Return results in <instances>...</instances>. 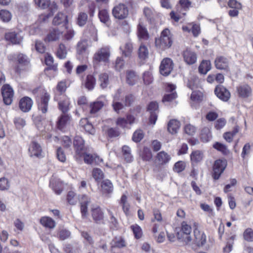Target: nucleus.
Returning a JSON list of instances; mask_svg holds the SVG:
<instances>
[{"mask_svg":"<svg viewBox=\"0 0 253 253\" xmlns=\"http://www.w3.org/2000/svg\"><path fill=\"white\" fill-rule=\"evenodd\" d=\"M172 35L169 29L166 28L162 31L160 37L155 39L156 47L162 51L169 48L172 44Z\"/></svg>","mask_w":253,"mask_h":253,"instance_id":"obj_1","label":"nucleus"},{"mask_svg":"<svg viewBox=\"0 0 253 253\" xmlns=\"http://www.w3.org/2000/svg\"><path fill=\"white\" fill-rule=\"evenodd\" d=\"M110 56V49L108 47H103L98 49L93 57L94 66H97L100 62L107 63Z\"/></svg>","mask_w":253,"mask_h":253,"instance_id":"obj_2","label":"nucleus"},{"mask_svg":"<svg viewBox=\"0 0 253 253\" xmlns=\"http://www.w3.org/2000/svg\"><path fill=\"white\" fill-rule=\"evenodd\" d=\"M191 230V227L189 225L187 224L186 222H182L181 223V229L177 233L178 239L186 244H189L192 241L190 236Z\"/></svg>","mask_w":253,"mask_h":253,"instance_id":"obj_3","label":"nucleus"},{"mask_svg":"<svg viewBox=\"0 0 253 253\" xmlns=\"http://www.w3.org/2000/svg\"><path fill=\"white\" fill-rule=\"evenodd\" d=\"M73 145L75 151L74 158L77 162H80L85 151L84 140L81 137L76 136L73 141Z\"/></svg>","mask_w":253,"mask_h":253,"instance_id":"obj_4","label":"nucleus"},{"mask_svg":"<svg viewBox=\"0 0 253 253\" xmlns=\"http://www.w3.org/2000/svg\"><path fill=\"white\" fill-rule=\"evenodd\" d=\"M128 12L127 6L124 3H119L116 5L112 9L113 16L119 20L126 18L128 15Z\"/></svg>","mask_w":253,"mask_h":253,"instance_id":"obj_5","label":"nucleus"},{"mask_svg":"<svg viewBox=\"0 0 253 253\" xmlns=\"http://www.w3.org/2000/svg\"><path fill=\"white\" fill-rule=\"evenodd\" d=\"M227 166V162L225 160H217L214 162L213 167L212 177L217 180L220 177Z\"/></svg>","mask_w":253,"mask_h":253,"instance_id":"obj_6","label":"nucleus"},{"mask_svg":"<svg viewBox=\"0 0 253 253\" xmlns=\"http://www.w3.org/2000/svg\"><path fill=\"white\" fill-rule=\"evenodd\" d=\"M173 68V63L169 58H165L161 62L160 66V72L161 75L167 76Z\"/></svg>","mask_w":253,"mask_h":253,"instance_id":"obj_7","label":"nucleus"},{"mask_svg":"<svg viewBox=\"0 0 253 253\" xmlns=\"http://www.w3.org/2000/svg\"><path fill=\"white\" fill-rule=\"evenodd\" d=\"M1 93L4 103L6 105L11 104L14 92L13 89L8 84L4 85L1 88Z\"/></svg>","mask_w":253,"mask_h":253,"instance_id":"obj_8","label":"nucleus"},{"mask_svg":"<svg viewBox=\"0 0 253 253\" xmlns=\"http://www.w3.org/2000/svg\"><path fill=\"white\" fill-rule=\"evenodd\" d=\"M175 85L169 84L166 87V93L164 96L163 102L164 103L170 102L177 97V93L175 91Z\"/></svg>","mask_w":253,"mask_h":253,"instance_id":"obj_9","label":"nucleus"},{"mask_svg":"<svg viewBox=\"0 0 253 253\" xmlns=\"http://www.w3.org/2000/svg\"><path fill=\"white\" fill-rule=\"evenodd\" d=\"M215 67L220 70L229 71V59L223 56H217L215 60Z\"/></svg>","mask_w":253,"mask_h":253,"instance_id":"obj_10","label":"nucleus"},{"mask_svg":"<svg viewBox=\"0 0 253 253\" xmlns=\"http://www.w3.org/2000/svg\"><path fill=\"white\" fill-rule=\"evenodd\" d=\"M82 158L85 164L91 165L93 163L97 165H100L103 163V159L100 158L96 154H88L84 152Z\"/></svg>","mask_w":253,"mask_h":253,"instance_id":"obj_11","label":"nucleus"},{"mask_svg":"<svg viewBox=\"0 0 253 253\" xmlns=\"http://www.w3.org/2000/svg\"><path fill=\"white\" fill-rule=\"evenodd\" d=\"M37 5L42 9H45L49 7L52 13H54L57 10V6L54 3H50V0H34Z\"/></svg>","mask_w":253,"mask_h":253,"instance_id":"obj_12","label":"nucleus"},{"mask_svg":"<svg viewBox=\"0 0 253 253\" xmlns=\"http://www.w3.org/2000/svg\"><path fill=\"white\" fill-rule=\"evenodd\" d=\"M214 92L217 97L224 101H228L230 97V92L222 85L217 86Z\"/></svg>","mask_w":253,"mask_h":253,"instance_id":"obj_13","label":"nucleus"},{"mask_svg":"<svg viewBox=\"0 0 253 253\" xmlns=\"http://www.w3.org/2000/svg\"><path fill=\"white\" fill-rule=\"evenodd\" d=\"M182 56L184 61L188 65L194 64L197 61V54L191 50L187 49L184 50L182 53Z\"/></svg>","mask_w":253,"mask_h":253,"instance_id":"obj_14","label":"nucleus"},{"mask_svg":"<svg viewBox=\"0 0 253 253\" xmlns=\"http://www.w3.org/2000/svg\"><path fill=\"white\" fill-rule=\"evenodd\" d=\"M5 39L13 44H20L23 40L21 32H10L5 34Z\"/></svg>","mask_w":253,"mask_h":253,"instance_id":"obj_15","label":"nucleus"},{"mask_svg":"<svg viewBox=\"0 0 253 253\" xmlns=\"http://www.w3.org/2000/svg\"><path fill=\"white\" fill-rule=\"evenodd\" d=\"M195 242L199 247L203 246L206 242V235L201 231L198 227H195L194 230Z\"/></svg>","mask_w":253,"mask_h":253,"instance_id":"obj_16","label":"nucleus"},{"mask_svg":"<svg viewBox=\"0 0 253 253\" xmlns=\"http://www.w3.org/2000/svg\"><path fill=\"white\" fill-rule=\"evenodd\" d=\"M137 33L139 41L141 42H146L149 39V35L147 29L141 22H139L137 26Z\"/></svg>","mask_w":253,"mask_h":253,"instance_id":"obj_17","label":"nucleus"},{"mask_svg":"<svg viewBox=\"0 0 253 253\" xmlns=\"http://www.w3.org/2000/svg\"><path fill=\"white\" fill-rule=\"evenodd\" d=\"M50 99V95L45 92L40 100L38 101V109L42 113H45L48 109V103Z\"/></svg>","mask_w":253,"mask_h":253,"instance_id":"obj_18","label":"nucleus"},{"mask_svg":"<svg viewBox=\"0 0 253 253\" xmlns=\"http://www.w3.org/2000/svg\"><path fill=\"white\" fill-rule=\"evenodd\" d=\"M68 16L62 12L58 13L54 17L52 23L54 25H62L67 28V25L68 23Z\"/></svg>","mask_w":253,"mask_h":253,"instance_id":"obj_19","label":"nucleus"},{"mask_svg":"<svg viewBox=\"0 0 253 253\" xmlns=\"http://www.w3.org/2000/svg\"><path fill=\"white\" fill-rule=\"evenodd\" d=\"M101 191L103 194L108 195L113 192L114 187L112 182L109 179H105L101 182Z\"/></svg>","mask_w":253,"mask_h":253,"instance_id":"obj_20","label":"nucleus"},{"mask_svg":"<svg viewBox=\"0 0 253 253\" xmlns=\"http://www.w3.org/2000/svg\"><path fill=\"white\" fill-rule=\"evenodd\" d=\"M66 88L67 85L65 80L58 82L54 90V100H58L59 99V96L65 95L64 92Z\"/></svg>","mask_w":253,"mask_h":253,"instance_id":"obj_21","label":"nucleus"},{"mask_svg":"<svg viewBox=\"0 0 253 253\" xmlns=\"http://www.w3.org/2000/svg\"><path fill=\"white\" fill-rule=\"evenodd\" d=\"M238 94L242 98H247L250 96L252 93L251 87L248 84L240 85L237 87Z\"/></svg>","mask_w":253,"mask_h":253,"instance_id":"obj_22","label":"nucleus"},{"mask_svg":"<svg viewBox=\"0 0 253 253\" xmlns=\"http://www.w3.org/2000/svg\"><path fill=\"white\" fill-rule=\"evenodd\" d=\"M29 152L31 157H39L42 155V149L40 144L34 141L29 146Z\"/></svg>","mask_w":253,"mask_h":253,"instance_id":"obj_23","label":"nucleus"},{"mask_svg":"<svg viewBox=\"0 0 253 253\" xmlns=\"http://www.w3.org/2000/svg\"><path fill=\"white\" fill-rule=\"evenodd\" d=\"M63 32L57 28L51 30L44 39L45 42H53L58 40L62 36Z\"/></svg>","mask_w":253,"mask_h":253,"instance_id":"obj_24","label":"nucleus"},{"mask_svg":"<svg viewBox=\"0 0 253 253\" xmlns=\"http://www.w3.org/2000/svg\"><path fill=\"white\" fill-rule=\"evenodd\" d=\"M58 101V106L59 109L63 113H66L69 110L70 105L69 98L66 95H63L59 96Z\"/></svg>","mask_w":253,"mask_h":253,"instance_id":"obj_25","label":"nucleus"},{"mask_svg":"<svg viewBox=\"0 0 253 253\" xmlns=\"http://www.w3.org/2000/svg\"><path fill=\"white\" fill-rule=\"evenodd\" d=\"M33 105L32 99L28 97H24L21 99L19 101V107L24 112L29 111Z\"/></svg>","mask_w":253,"mask_h":253,"instance_id":"obj_26","label":"nucleus"},{"mask_svg":"<svg viewBox=\"0 0 253 253\" xmlns=\"http://www.w3.org/2000/svg\"><path fill=\"white\" fill-rule=\"evenodd\" d=\"M40 222L44 227L49 229H52L56 226L55 221L49 216H42L40 220Z\"/></svg>","mask_w":253,"mask_h":253,"instance_id":"obj_27","label":"nucleus"},{"mask_svg":"<svg viewBox=\"0 0 253 253\" xmlns=\"http://www.w3.org/2000/svg\"><path fill=\"white\" fill-rule=\"evenodd\" d=\"M92 216L96 223H101L103 220L104 213L102 210L98 207L92 210Z\"/></svg>","mask_w":253,"mask_h":253,"instance_id":"obj_28","label":"nucleus"},{"mask_svg":"<svg viewBox=\"0 0 253 253\" xmlns=\"http://www.w3.org/2000/svg\"><path fill=\"white\" fill-rule=\"evenodd\" d=\"M138 56L142 61H144L148 58L149 49L147 46L141 42L138 50Z\"/></svg>","mask_w":253,"mask_h":253,"instance_id":"obj_29","label":"nucleus"},{"mask_svg":"<svg viewBox=\"0 0 253 253\" xmlns=\"http://www.w3.org/2000/svg\"><path fill=\"white\" fill-rule=\"evenodd\" d=\"M70 122V117L65 113L62 115L57 122V126L59 129L63 130Z\"/></svg>","mask_w":253,"mask_h":253,"instance_id":"obj_30","label":"nucleus"},{"mask_svg":"<svg viewBox=\"0 0 253 253\" xmlns=\"http://www.w3.org/2000/svg\"><path fill=\"white\" fill-rule=\"evenodd\" d=\"M180 126V123L176 120H170L168 125V130L171 134L177 132Z\"/></svg>","mask_w":253,"mask_h":253,"instance_id":"obj_31","label":"nucleus"},{"mask_svg":"<svg viewBox=\"0 0 253 253\" xmlns=\"http://www.w3.org/2000/svg\"><path fill=\"white\" fill-rule=\"evenodd\" d=\"M50 186L57 195L60 194L63 190L62 183L58 180L51 179L50 181Z\"/></svg>","mask_w":253,"mask_h":253,"instance_id":"obj_32","label":"nucleus"},{"mask_svg":"<svg viewBox=\"0 0 253 253\" xmlns=\"http://www.w3.org/2000/svg\"><path fill=\"white\" fill-rule=\"evenodd\" d=\"M170 156L165 151H161L157 154L156 159L159 163L161 165L168 163L170 160Z\"/></svg>","mask_w":253,"mask_h":253,"instance_id":"obj_33","label":"nucleus"},{"mask_svg":"<svg viewBox=\"0 0 253 253\" xmlns=\"http://www.w3.org/2000/svg\"><path fill=\"white\" fill-rule=\"evenodd\" d=\"M90 202L89 198L84 195L81 201V211L83 216H85L87 212V205Z\"/></svg>","mask_w":253,"mask_h":253,"instance_id":"obj_34","label":"nucleus"},{"mask_svg":"<svg viewBox=\"0 0 253 253\" xmlns=\"http://www.w3.org/2000/svg\"><path fill=\"white\" fill-rule=\"evenodd\" d=\"M120 49L122 52V54L126 57H129L133 50L132 43L128 42L125 43L124 46H120Z\"/></svg>","mask_w":253,"mask_h":253,"instance_id":"obj_35","label":"nucleus"},{"mask_svg":"<svg viewBox=\"0 0 253 253\" xmlns=\"http://www.w3.org/2000/svg\"><path fill=\"white\" fill-rule=\"evenodd\" d=\"M138 80V77L135 73L132 71H127L126 73V83L132 85L134 84Z\"/></svg>","mask_w":253,"mask_h":253,"instance_id":"obj_36","label":"nucleus"},{"mask_svg":"<svg viewBox=\"0 0 253 253\" xmlns=\"http://www.w3.org/2000/svg\"><path fill=\"white\" fill-rule=\"evenodd\" d=\"M105 102L103 101L97 100L96 101L90 104V113L95 114L100 110L105 105Z\"/></svg>","mask_w":253,"mask_h":253,"instance_id":"obj_37","label":"nucleus"},{"mask_svg":"<svg viewBox=\"0 0 253 253\" xmlns=\"http://www.w3.org/2000/svg\"><path fill=\"white\" fill-rule=\"evenodd\" d=\"M211 69V64L209 60H203L199 67V71L200 73L206 74Z\"/></svg>","mask_w":253,"mask_h":253,"instance_id":"obj_38","label":"nucleus"},{"mask_svg":"<svg viewBox=\"0 0 253 253\" xmlns=\"http://www.w3.org/2000/svg\"><path fill=\"white\" fill-rule=\"evenodd\" d=\"M203 158V154L199 150L193 151L190 155V159L192 164H196L200 162L202 160Z\"/></svg>","mask_w":253,"mask_h":253,"instance_id":"obj_39","label":"nucleus"},{"mask_svg":"<svg viewBox=\"0 0 253 253\" xmlns=\"http://www.w3.org/2000/svg\"><path fill=\"white\" fill-rule=\"evenodd\" d=\"M211 138L210 129L208 127H204L201 133V139L203 142H207Z\"/></svg>","mask_w":253,"mask_h":253,"instance_id":"obj_40","label":"nucleus"},{"mask_svg":"<svg viewBox=\"0 0 253 253\" xmlns=\"http://www.w3.org/2000/svg\"><path fill=\"white\" fill-rule=\"evenodd\" d=\"M92 175L95 181L100 182L104 178V174L102 170L95 168L92 170Z\"/></svg>","mask_w":253,"mask_h":253,"instance_id":"obj_41","label":"nucleus"},{"mask_svg":"<svg viewBox=\"0 0 253 253\" xmlns=\"http://www.w3.org/2000/svg\"><path fill=\"white\" fill-rule=\"evenodd\" d=\"M140 156L145 161H149L152 158V154L150 149L147 147H144L140 153Z\"/></svg>","mask_w":253,"mask_h":253,"instance_id":"obj_42","label":"nucleus"},{"mask_svg":"<svg viewBox=\"0 0 253 253\" xmlns=\"http://www.w3.org/2000/svg\"><path fill=\"white\" fill-rule=\"evenodd\" d=\"M98 17L100 21L106 25L108 24L110 21V17L107 10L103 9L99 11Z\"/></svg>","mask_w":253,"mask_h":253,"instance_id":"obj_43","label":"nucleus"},{"mask_svg":"<svg viewBox=\"0 0 253 253\" xmlns=\"http://www.w3.org/2000/svg\"><path fill=\"white\" fill-rule=\"evenodd\" d=\"M99 82L102 88H106L109 83V76L107 73H102L99 75Z\"/></svg>","mask_w":253,"mask_h":253,"instance_id":"obj_44","label":"nucleus"},{"mask_svg":"<svg viewBox=\"0 0 253 253\" xmlns=\"http://www.w3.org/2000/svg\"><path fill=\"white\" fill-rule=\"evenodd\" d=\"M102 130L103 132L110 137H116L119 135V131L112 127L105 126L103 127Z\"/></svg>","mask_w":253,"mask_h":253,"instance_id":"obj_45","label":"nucleus"},{"mask_svg":"<svg viewBox=\"0 0 253 253\" xmlns=\"http://www.w3.org/2000/svg\"><path fill=\"white\" fill-rule=\"evenodd\" d=\"M95 84V79L92 75H88L85 81V86L88 90H92Z\"/></svg>","mask_w":253,"mask_h":253,"instance_id":"obj_46","label":"nucleus"},{"mask_svg":"<svg viewBox=\"0 0 253 253\" xmlns=\"http://www.w3.org/2000/svg\"><path fill=\"white\" fill-rule=\"evenodd\" d=\"M88 47L87 41L84 40L81 41L78 43L77 53L79 55H83L85 52Z\"/></svg>","mask_w":253,"mask_h":253,"instance_id":"obj_47","label":"nucleus"},{"mask_svg":"<svg viewBox=\"0 0 253 253\" xmlns=\"http://www.w3.org/2000/svg\"><path fill=\"white\" fill-rule=\"evenodd\" d=\"M12 15L11 13L5 9L0 10V19L4 22H8L11 19Z\"/></svg>","mask_w":253,"mask_h":253,"instance_id":"obj_48","label":"nucleus"},{"mask_svg":"<svg viewBox=\"0 0 253 253\" xmlns=\"http://www.w3.org/2000/svg\"><path fill=\"white\" fill-rule=\"evenodd\" d=\"M67 200L70 204L74 205L77 203L79 198L74 192L69 191L67 196Z\"/></svg>","mask_w":253,"mask_h":253,"instance_id":"obj_49","label":"nucleus"},{"mask_svg":"<svg viewBox=\"0 0 253 253\" xmlns=\"http://www.w3.org/2000/svg\"><path fill=\"white\" fill-rule=\"evenodd\" d=\"M81 123L82 125L84 124V129L87 132L91 134H93L94 133V128H93L92 124L87 122V120L86 119H82Z\"/></svg>","mask_w":253,"mask_h":253,"instance_id":"obj_50","label":"nucleus"},{"mask_svg":"<svg viewBox=\"0 0 253 253\" xmlns=\"http://www.w3.org/2000/svg\"><path fill=\"white\" fill-rule=\"evenodd\" d=\"M87 15L86 13L81 12L79 13L77 18V24L82 27L84 26L87 21Z\"/></svg>","mask_w":253,"mask_h":253,"instance_id":"obj_51","label":"nucleus"},{"mask_svg":"<svg viewBox=\"0 0 253 253\" xmlns=\"http://www.w3.org/2000/svg\"><path fill=\"white\" fill-rule=\"evenodd\" d=\"M112 247L123 248L126 246L125 240L121 237L115 238L111 242Z\"/></svg>","mask_w":253,"mask_h":253,"instance_id":"obj_52","label":"nucleus"},{"mask_svg":"<svg viewBox=\"0 0 253 253\" xmlns=\"http://www.w3.org/2000/svg\"><path fill=\"white\" fill-rule=\"evenodd\" d=\"M71 232L66 229H61L57 234L58 238L61 240H65L70 237Z\"/></svg>","mask_w":253,"mask_h":253,"instance_id":"obj_53","label":"nucleus"},{"mask_svg":"<svg viewBox=\"0 0 253 253\" xmlns=\"http://www.w3.org/2000/svg\"><path fill=\"white\" fill-rule=\"evenodd\" d=\"M57 56L60 59H64L67 55L66 47L63 44H60L56 52Z\"/></svg>","mask_w":253,"mask_h":253,"instance_id":"obj_54","label":"nucleus"},{"mask_svg":"<svg viewBox=\"0 0 253 253\" xmlns=\"http://www.w3.org/2000/svg\"><path fill=\"white\" fill-rule=\"evenodd\" d=\"M213 147L224 155H227L229 153V151L227 147L221 143L216 142L213 145Z\"/></svg>","mask_w":253,"mask_h":253,"instance_id":"obj_55","label":"nucleus"},{"mask_svg":"<svg viewBox=\"0 0 253 253\" xmlns=\"http://www.w3.org/2000/svg\"><path fill=\"white\" fill-rule=\"evenodd\" d=\"M10 185V182L7 178L3 177L0 178V190H7L9 188Z\"/></svg>","mask_w":253,"mask_h":253,"instance_id":"obj_56","label":"nucleus"},{"mask_svg":"<svg viewBox=\"0 0 253 253\" xmlns=\"http://www.w3.org/2000/svg\"><path fill=\"white\" fill-rule=\"evenodd\" d=\"M131 229L133 231L134 235L136 239H139L142 237V229L138 225H133L131 226Z\"/></svg>","mask_w":253,"mask_h":253,"instance_id":"obj_57","label":"nucleus"},{"mask_svg":"<svg viewBox=\"0 0 253 253\" xmlns=\"http://www.w3.org/2000/svg\"><path fill=\"white\" fill-rule=\"evenodd\" d=\"M244 238L248 242L253 241V230L251 228H247L244 232Z\"/></svg>","mask_w":253,"mask_h":253,"instance_id":"obj_58","label":"nucleus"},{"mask_svg":"<svg viewBox=\"0 0 253 253\" xmlns=\"http://www.w3.org/2000/svg\"><path fill=\"white\" fill-rule=\"evenodd\" d=\"M56 156L58 160L62 163L65 162L66 160L65 154L61 147L57 148L56 150Z\"/></svg>","mask_w":253,"mask_h":253,"instance_id":"obj_59","label":"nucleus"},{"mask_svg":"<svg viewBox=\"0 0 253 253\" xmlns=\"http://www.w3.org/2000/svg\"><path fill=\"white\" fill-rule=\"evenodd\" d=\"M144 84H150L153 81L152 73L150 71H146L143 73V76Z\"/></svg>","mask_w":253,"mask_h":253,"instance_id":"obj_60","label":"nucleus"},{"mask_svg":"<svg viewBox=\"0 0 253 253\" xmlns=\"http://www.w3.org/2000/svg\"><path fill=\"white\" fill-rule=\"evenodd\" d=\"M144 134L142 130H136L132 136V140L135 142H140L143 138Z\"/></svg>","mask_w":253,"mask_h":253,"instance_id":"obj_61","label":"nucleus"},{"mask_svg":"<svg viewBox=\"0 0 253 253\" xmlns=\"http://www.w3.org/2000/svg\"><path fill=\"white\" fill-rule=\"evenodd\" d=\"M185 168V163L183 161H179L176 163L173 168V170L176 172L182 171Z\"/></svg>","mask_w":253,"mask_h":253,"instance_id":"obj_62","label":"nucleus"},{"mask_svg":"<svg viewBox=\"0 0 253 253\" xmlns=\"http://www.w3.org/2000/svg\"><path fill=\"white\" fill-rule=\"evenodd\" d=\"M116 124L118 127L123 128L126 127L128 125L127 120L122 117L118 118L116 120Z\"/></svg>","mask_w":253,"mask_h":253,"instance_id":"obj_63","label":"nucleus"},{"mask_svg":"<svg viewBox=\"0 0 253 253\" xmlns=\"http://www.w3.org/2000/svg\"><path fill=\"white\" fill-rule=\"evenodd\" d=\"M184 131L188 135H192L195 133L196 128L194 126L190 124H187L185 125L184 127Z\"/></svg>","mask_w":253,"mask_h":253,"instance_id":"obj_64","label":"nucleus"}]
</instances>
